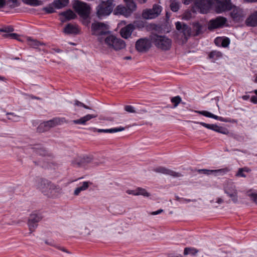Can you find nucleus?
<instances>
[{
  "mask_svg": "<svg viewBox=\"0 0 257 257\" xmlns=\"http://www.w3.org/2000/svg\"><path fill=\"white\" fill-rule=\"evenodd\" d=\"M91 29L93 35L97 36L98 41L102 43L105 38L104 36L109 35L110 31L108 25L101 22H94L91 24Z\"/></svg>",
  "mask_w": 257,
  "mask_h": 257,
  "instance_id": "f257e3e1",
  "label": "nucleus"
},
{
  "mask_svg": "<svg viewBox=\"0 0 257 257\" xmlns=\"http://www.w3.org/2000/svg\"><path fill=\"white\" fill-rule=\"evenodd\" d=\"M151 39L153 43L158 49L163 51H168L172 46V40L165 36H161L156 34L151 35Z\"/></svg>",
  "mask_w": 257,
  "mask_h": 257,
  "instance_id": "f03ea898",
  "label": "nucleus"
},
{
  "mask_svg": "<svg viewBox=\"0 0 257 257\" xmlns=\"http://www.w3.org/2000/svg\"><path fill=\"white\" fill-rule=\"evenodd\" d=\"M114 5L113 0H107L101 2L96 7V15L97 17L102 19L109 16L113 11Z\"/></svg>",
  "mask_w": 257,
  "mask_h": 257,
  "instance_id": "7ed1b4c3",
  "label": "nucleus"
},
{
  "mask_svg": "<svg viewBox=\"0 0 257 257\" xmlns=\"http://www.w3.org/2000/svg\"><path fill=\"white\" fill-rule=\"evenodd\" d=\"M104 41L109 48H112L115 51L123 49L126 47L125 43L123 40L113 35H109L105 37Z\"/></svg>",
  "mask_w": 257,
  "mask_h": 257,
  "instance_id": "20e7f679",
  "label": "nucleus"
},
{
  "mask_svg": "<svg viewBox=\"0 0 257 257\" xmlns=\"http://www.w3.org/2000/svg\"><path fill=\"white\" fill-rule=\"evenodd\" d=\"M73 8L83 19H86L89 17L90 8L86 3L77 1L73 5Z\"/></svg>",
  "mask_w": 257,
  "mask_h": 257,
  "instance_id": "39448f33",
  "label": "nucleus"
},
{
  "mask_svg": "<svg viewBox=\"0 0 257 257\" xmlns=\"http://www.w3.org/2000/svg\"><path fill=\"white\" fill-rule=\"evenodd\" d=\"M152 41L151 39V35L149 37L140 38L136 42L135 47L139 52H146L152 47Z\"/></svg>",
  "mask_w": 257,
  "mask_h": 257,
  "instance_id": "423d86ee",
  "label": "nucleus"
},
{
  "mask_svg": "<svg viewBox=\"0 0 257 257\" xmlns=\"http://www.w3.org/2000/svg\"><path fill=\"white\" fill-rule=\"evenodd\" d=\"M162 10L161 6L155 4L152 9L144 10L142 13V17L145 19H152L158 17Z\"/></svg>",
  "mask_w": 257,
  "mask_h": 257,
  "instance_id": "0eeeda50",
  "label": "nucleus"
},
{
  "mask_svg": "<svg viewBox=\"0 0 257 257\" xmlns=\"http://www.w3.org/2000/svg\"><path fill=\"white\" fill-rule=\"evenodd\" d=\"M231 0H214V10L216 13L221 14L230 11L232 6Z\"/></svg>",
  "mask_w": 257,
  "mask_h": 257,
  "instance_id": "6e6552de",
  "label": "nucleus"
},
{
  "mask_svg": "<svg viewBox=\"0 0 257 257\" xmlns=\"http://www.w3.org/2000/svg\"><path fill=\"white\" fill-rule=\"evenodd\" d=\"M230 11L229 15L233 22L239 23L243 20L245 14L242 9L232 5Z\"/></svg>",
  "mask_w": 257,
  "mask_h": 257,
  "instance_id": "1a4fd4ad",
  "label": "nucleus"
},
{
  "mask_svg": "<svg viewBox=\"0 0 257 257\" xmlns=\"http://www.w3.org/2000/svg\"><path fill=\"white\" fill-rule=\"evenodd\" d=\"M227 20L225 17L218 16L215 19H211L209 21L208 24V29L210 30H213L218 28H223Z\"/></svg>",
  "mask_w": 257,
  "mask_h": 257,
  "instance_id": "9d476101",
  "label": "nucleus"
},
{
  "mask_svg": "<svg viewBox=\"0 0 257 257\" xmlns=\"http://www.w3.org/2000/svg\"><path fill=\"white\" fill-rule=\"evenodd\" d=\"M213 4L212 0H195V6L202 14L209 12Z\"/></svg>",
  "mask_w": 257,
  "mask_h": 257,
  "instance_id": "9b49d317",
  "label": "nucleus"
},
{
  "mask_svg": "<svg viewBox=\"0 0 257 257\" xmlns=\"http://www.w3.org/2000/svg\"><path fill=\"white\" fill-rule=\"evenodd\" d=\"M153 171L158 173H161L165 175H170L175 178L183 176V175L180 173L176 172L172 170L169 169L162 166H159L153 169Z\"/></svg>",
  "mask_w": 257,
  "mask_h": 257,
  "instance_id": "f8f14e48",
  "label": "nucleus"
},
{
  "mask_svg": "<svg viewBox=\"0 0 257 257\" xmlns=\"http://www.w3.org/2000/svg\"><path fill=\"white\" fill-rule=\"evenodd\" d=\"M42 218V216L40 214L32 213L30 215L28 224L31 232L34 231L38 225V222H39Z\"/></svg>",
  "mask_w": 257,
  "mask_h": 257,
  "instance_id": "ddd939ff",
  "label": "nucleus"
},
{
  "mask_svg": "<svg viewBox=\"0 0 257 257\" xmlns=\"http://www.w3.org/2000/svg\"><path fill=\"white\" fill-rule=\"evenodd\" d=\"M92 157L91 156H83L77 158L72 162V164L75 167H81L86 166L92 161Z\"/></svg>",
  "mask_w": 257,
  "mask_h": 257,
  "instance_id": "4468645a",
  "label": "nucleus"
},
{
  "mask_svg": "<svg viewBox=\"0 0 257 257\" xmlns=\"http://www.w3.org/2000/svg\"><path fill=\"white\" fill-rule=\"evenodd\" d=\"M50 182L47 179L37 178L36 186L41 192L46 193L50 187Z\"/></svg>",
  "mask_w": 257,
  "mask_h": 257,
  "instance_id": "2eb2a0df",
  "label": "nucleus"
},
{
  "mask_svg": "<svg viewBox=\"0 0 257 257\" xmlns=\"http://www.w3.org/2000/svg\"><path fill=\"white\" fill-rule=\"evenodd\" d=\"M197 123H199L203 126L209 129L213 130L215 132L222 134H227L229 132L227 128L222 127L219 126L216 124H208L203 122H198Z\"/></svg>",
  "mask_w": 257,
  "mask_h": 257,
  "instance_id": "dca6fc26",
  "label": "nucleus"
},
{
  "mask_svg": "<svg viewBox=\"0 0 257 257\" xmlns=\"http://www.w3.org/2000/svg\"><path fill=\"white\" fill-rule=\"evenodd\" d=\"M175 25L176 29L183 33L185 39H187L188 37L190 36L191 29L187 25L177 22L175 23Z\"/></svg>",
  "mask_w": 257,
  "mask_h": 257,
  "instance_id": "f3484780",
  "label": "nucleus"
},
{
  "mask_svg": "<svg viewBox=\"0 0 257 257\" xmlns=\"http://www.w3.org/2000/svg\"><path fill=\"white\" fill-rule=\"evenodd\" d=\"M229 169L226 167L225 168L218 169V170H207V169H200L198 170L199 173H202L205 175L214 174L215 175H223L229 171Z\"/></svg>",
  "mask_w": 257,
  "mask_h": 257,
  "instance_id": "a211bd4d",
  "label": "nucleus"
},
{
  "mask_svg": "<svg viewBox=\"0 0 257 257\" xmlns=\"http://www.w3.org/2000/svg\"><path fill=\"white\" fill-rule=\"evenodd\" d=\"M224 190L225 193L231 198L234 203L238 202L237 192L234 185H231L230 186L226 187Z\"/></svg>",
  "mask_w": 257,
  "mask_h": 257,
  "instance_id": "6ab92c4d",
  "label": "nucleus"
},
{
  "mask_svg": "<svg viewBox=\"0 0 257 257\" xmlns=\"http://www.w3.org/2000/svg\"><path fill=\"white\" fill-rule=\"evenodd\" d=\"M134 30V26L132 24H129L126 26L125 27L122 28L120 31V34L121 36L124 38L127 39L129 38L133 31Z\"/></svg>",
  "mask_w": 257,
  "mask_h": 257,
  "instance_id": "aec40b11",
  "label": "nucleus"
},
{
  "mask_svg": "<svg viewBox=\"0 0 257 257\" xmlns=\"http://www.w3.org/2000/svg\"><path fill=\"white\" fill-rule=\"evenodd\" d=\"M92 132L98 133H114L118 132H121L125 130V127L120 126L118 127L111 128L109 129H99L95 127H92L90 129Z\"/></svg>",
  "mask_w": 257,
  "mask_h": 257,
  "instance_id": "412c9836",
  "label": "nucleus"
},
{
  "mask_svg": "<svg viewBox=\"0 0 257 257\" xmlns=\"http://www.w3.org/2000/svg\"><path fill=\"white\" fill-rule=\"evenodd\" d=\"M97 116V114H89L85 116L81 117L79 119H75L72 120V122L74 124H86V122L90 120L91 119L95 118Z\"/></svg>",
  "mask_w": 257,
  "mask_h": 257,
  "instance_id": "4be33fe9",
  "label": "nucleus"
},
{
  "mask_svg": "<svg viewBox=\"0 0 257 257\" xmlns=\"http://www.w3.org/2000/svg\"><path fill=\"white\" fill-rule=\"evenodd\" d=\"M245 24L249 27L257 26V11L254 12L246 19Z\"/></svg>",
  "mask_w": 257,
  "mask_h": 257,
  "instance_id": "5701e85b",
  "label": "nucleus"
},
{
  "mask_svg": "<svg viewBox=\"0 0 257 257\" xmlns=\"http://www.w3.org/2000/svg\"><path fill=\"white\" fill-rule=\"evenodd\" d=\"M113 14L114 15H123L125 17L130 16V15L128 14L126 10V8L122 5L117 6L113 11Z\"/></svg>",
  "mask_w": 257,
  "mask_h": 257,
  "instance_id": "b1692460",
  "label": "nucleus"
},
{
  "mask_svg": "<svg viewBox=\"0 0 257 257\" xmlns=\"http://www.w3.org/2000/svg\"><path fill=\"white\" fill-rule=\"evenodd\" d=\"M197 112L206 117L212 118L215 119L219 120L222 121H226L222 117L218 116L206 110L198 111H197Z\"/></svg>",
  "mask_w": 257,
  "mask_h": 257,
  "instance_id": "393cba45",
  "label": "nucleus"
},
{
  "mask_svg": "<svg viewBox=\"0 0 257 257\" xmlns=\"http://www.w3.org/2000/svg\"><path fill=\"white\" fill-rule=\"evenodd\" d=\"M64 32L67 34H77L78 33L79 30L75 26L68 24L65 27Z\"/></svg>",
  "mask_w": 257,
  "mask_h": 257,
  "instance_id": "a878e982",
  "label": "nucleus"
},
{
  "mask_svg": "<svg viewBox=\"0 0 257 257\" xmlns=\"http://www.w3.org/2000/svg\"><path fill=\"white\" fill-rule=\"evenodd\" d=\"M126 4V10L130 15L133 12L135 11L137 9V5L133 0H123Z\"/></svg>",
  "mask_w": 257,
  "mask_h": 257,
  "instance_id": "bb28decb",
  "label": "nucleus"
},
{
  "mask_svg": "<svg viewBox=\"0 0 257 257\" xmlns=\"http://www.w3.org/2000/svg\"><path fill=\"white\" fill-rule=\"evenodd\" d=\"M60 15L64 17L67 21L74 19L76 17L75 14L71 10L61 12Z\"/></svg>",
  "mask_w": 257,
  "mask_h": 257,
  "instance_id": "cd10ccee",
  "label": "nucleus"
},
{
  "mask_svg": "<svg viewBox=\"0 0 257 257\" xmlns=\"http://www.w3.org/2000/svg\"><path fill=\"white\" fill-rule=\"evenodd\" d=\"M33 149L34 150V152L36 154H38L40 156H49L48 151L40 146H37L36 147L33 148Z\"/></svg>",
  "mask_w": 257,
  "mask_h": 257,
  "instance_id": "c85d7f7f",
  "label": "nucleus"
},
{
  "mask_svg": "<svg viewBox=\"0 0 257 257\" xmlns=\"http://www.w3.org/2000/svg\"><path fill=\"white\" fill-rule=\"evenodd\" d=\"M17 0H0V9L4 8L6 5H9L11 8H15L17 6Z\"/></svg>",
  "mask_w": 257,
  "mask_h": 257,
  "instance_id": "c756f323",
  "label": "nucleus"
},
{
  "mask_svg": "<svg viewBox=\"0 0 257 257\" xmlns=\"http://www.w3.org/2000/svg\"><path fill=\"white\" fill-rule=\"evenodd\" d=\"M68 3L69 0H56L52 4L56 9H60L66 7Z\"/></svg>",
  "mask_w": 257,
  "mask_h": 257,
  "instance_id": "7c9ffc66",
  "label": "nucleus"
},
{
  "mask_svg": "<svg viewBox=\"0 0 257 257\" xmlns=\"http://www.w3.org/2000/svg\"><path fill=\"white\" fill-rule=\"evenodd\" d=\"M202 28L203 27L202 25L199 22H195L193 23V28L194 31L195 32V36H198L203 33Z\"/></svg>",
  "mask_w": 257,
  "mask_h": 257,
  "instance_id": "2f4dec72",
  "label": "nucleus"
},
{
  "mask_svg": "<svg viewBox=\"0 0 257 257\" xmlns=\"http://www.w3.org/2000/svg\"><path fill=\"white\" fill-rule=\"evenodd\" d=\"M28 41L29 45L34 48H37L39 46L44 45L43 43H41L40 42L36 40H33L29 38L28 39Z\"/></svg>",
  "mask_w": 257,
  "mask_h": 257,
  "instance_id": "473e14b6",
  "label": "nucleus"
},
{
  "mask_svg": "<svg viewBox=\"0 0 257 257\" xmlns=\"http://www.w3.org/2000/svg\"><path fill=\"white\" fill-rule=\"evenodd\" d=\"M198 252V250L197 249H196V248H194L193 247H186L184 248V255L191 254V255H195Z\"/></svg>",
  "mask_w": 257,
  "mask_h": 257,
  "instance_id": "72a5a7b5",
  "label": "nucleus"
},
{
  "mask_svg": "<svg viewBox=\"0 0 257 257\" xmlns=\"http://www.w3.org/2000/svg\"><path fill=\"white\" fill-rule=\"evenodd\" d=\"M222 56V53L220 52L217 51H212L209 53L208 55L209 58L210 59L219 58L221 57Z\"/></svg>",
  "mask_w": 257,
  "mask_h": 257,
  "instance_id": "f704fd0d",
  "label": "nucleus"
},
{
  "mask_svg": "<svg viewBox=\"0 0 257 257\" xmlns=\"http://www.w3.org/2000/svg\"><path fill=\"white\" fill-rule=\"evenodd\" d=\"M37 130V132L39 133H43L49 130L45 122L41 123L38 126Z\"/></svg>",
  "mask_w": 257,
  "mask_h": 257,
  "instance_id": "c9c22d12",
  "label": "nucleus"
},
{
  "mask_svg": "<svg viewBox=\"0 0 257 257\" xmlns=\"http://www.w3.org/2000/svg\"><path fill=\"white\" fill-rule=\"evenodd\" d=\"M23 1L27 5L33 6H38L42 4V2L39 0H23Z\"/></svg>",
  "mask_w": 257,
  "mask_h": 257,
  "instance_id": "e433bc0d",
  "label": "nucleus"
},
{
  "mask_svg": "<svg viewBox=\"0 0 257 257\" xmlns=\"http://www.w3.org/2000/svg\"><path fill=\"white\" fill-rule=\"evenodd\" d=\"M7 115H8V119L9 120H11L13 121H19L20 120V116L15 114L12 112H9L7 113Z\"/></svg>",
  "mask_w": 257,
  "mask_h": 257,
  "instance_id": "4c0bfd02",
  "label": "nucleus"
},
{
  "mask_svg": "<svg viewBox=\"0 0 257 257\" xmlns=\"http://www.w3.org/2000/svg\"><path fill=\"white\" fill-rule=\"evenodd\" d=\"M171 102L174 104V107H176L181 101V98L180 96L173 97L171 99Z\"/></svg>",
  "mask_w": 257,
  "mask_h": 257,
  "instance_id": "58836bf2",
  "label": "nucleus"
},
{
  "mask_svg": "<svg viewBox=\"0 0 257 257\" xmlns=\"http://www.w3.org/2000/svg\"><path fill=\"white\" fill-rule=\"evenodd\" d=\"M137 195H143L146 197H149L150 194L145 189L142 188H137Z\"/></svg>",
  "mask_w": 257,
  "mask_h": 257,
  "instance_id": "ea45409f",
  "label": "nucleus"
},
{
  "mask_svg": "<svg viewBox=\"0 0 257 257\" xmlns=\"http://www.w3.org/2000/svg\"><path fill=\"white\" fill-rule=\"evenodd\" d=\"M170 7L173 12H176L179 9V5L178 3L173 1L171 3Z\"/></svg>",
  "mask_w": 257,
  "mask_h": 257,
  "instance_id": "a19ab883",
  "label": "nucleus"
},
{
  "mask_svg": "<svg viewBox=\"0 0 257 257\" xmlns=\"http://www.w3.org/2000/svg\"><path fill=\"white\" fill-rule=\"evenodd\" d=\"M45 122L49 130L50 128L55 126L57 123L56 119H51L48 121H45Z\"/></svg>",
  "mask_w": 257,
  "mask_h": 257,
  "instance_id": "79ce46f5",
  "label": "nucleus"
},
{
  "mask_svg": "<svg viewBox=\"0 0 257 257\" xmlns=\"http://www.w3.org/2000/svg\"><path fill=\"white\" fill-rule=\"evenodd\" d=\"M230 44V40L227 37L223 38L221 43V46L224 48L227 47Z\"/></svg>",
  "mask_w": 257,
  "mask_h": 257,
  "instance_id": "37998d69",
  "label": "nucleus"
},
{
  "mask_svg": "<svg viewBox=\"0 0 257 257\" xmlns=\"http://www.w3.org/2000/svg\"><path fill=\"white\" fill-rule=\"evenodd\" d=\"M43 10L47 14H52L55 12L52 5H49L48 7L44 8Z\"/></svg>",
  "mask_w": 257,
  "mask_h": 257,
  "instance_id": "c03bdc74",
  "label": "nucleus"
},
{
  "mask_svg": "<svg viewBox=\"0 0 257 257\" xmlns=\"http://www.w3.org/2000/svg\"><path fill=\"white\" fill-rule=\"evenodd\" d=\"M74 105H76V106H81V107H83L86 109H90V108L86 105L85 104H84V103H83L82 102L77 100H75L74 101Z\"/></svg>",
  "mask_w": 257,
  "mask_h": 257,
  "instance_id": "a18cd8bd",
  "label": "nucleus"
},
{
  "mask_svg": "<svg viewBox=\"0 0 257 257\" xmlns=\"http://www.w3.org/2000/svg\"><path fill=\"white\" fill-rule=\"evenodd\" d=\"M124 110L130 113H136L134 107L132 105H125L124 106Z\"/></svg>",
  "mask_w": 257,
  "mask_h": 257,
  "instance_id": "49530a36",
  "label": "nucleus"
},
{
  "mask_svg": "<svg viewBox=\"0 0 257 257\" xmlns=\"http://www.w3.org/2000/svg\"><path fill=\"white\" fill-rule=\"evenodd\" d=\"M5 37L10 38L12 39L19 40V35L16 33H11V34H6L5 35Z\"/></svg>",
  "mask_w": 257,
  "mask_h": 257,
  "instance_id": "de8ad7c7",
  "label": "nucleus"
},
{
  "mask_svg": "<svg viewBox=\"0 0 257 257\" xmlns=\"http://www.w3.org/2000/svg\"><path fill=\"white\" fill-rule=\"evenodd\" d=\"M244 169L239 168L236 174V176L237 177H246V175L244 174Z\"/></svg>",
  "mask_w": 257,
  "mask_h": 257,
  "instance_id": "09e8293b",
  "label": "nucleus"
},
{
  "mask_svg": "<svg viewBox=\"0 0 257 257\" xmlns=\"http://www.w3.org/2000/svg\"><path fill=\"white\" fill-rule=\"evenodd\" d=\"M248 195L257 204V193H251L248 194Z\"/></svg>",
  "mask_w": 257,
  "mask_h": 257,
  "instance_id": "8fccbe9b",
  "label": "nucleus"
},
{
  "mask_svg": "<svg viewBox=\"0 0 257 257\" xmlns=\"http://www.w3.org/2000/svg\"><path fill=\"white\" fill-rule=\"evenodd\" d=\"M13 31H14V29L11 27H7V28H4L0 29L1 32H7V33H10V32H13Z\"/></svg>",
  "mask_w": 257,
  "mask_h": 257,
  "instance_id": "3c124183",
  "label": "nucleus"
},
{
  "mask_svg": "<svg viewBox=\"0 0 257 257\" xmlns=\"http://www.w3.org/2000/svg\"><path fill=\"white\" fill-rule=\"evenodd\" d=\"M223 38L221 37H217L214 40V43L217 46H221V43Z\"/></svg>",
  "mask_w": 257,
  "mask_h": 257,
  "instance_id": "603ef678",
  "label": "nucleus"
},
{
  "mask_svg": "<svg viewBox=\"0 0 257 257\" xmlns=\"http://www.w3.org/2000/svg\"><path fill=\"white\" fill-rule=\"evenodd\" d=\"M91 183L89 182L85 181L82 183V185L81 186L84 190H86L89 187V184H91Z\"/></svg>",
  "mask_w": 257,
  "mask_h": 257,
  "instance_id": "864d4df0",
  "label": "nucleus"
},
{
  "mask_svg": "<svg viewBox=\"0 0 257 257\" xmlns=\"http://www.w3.org/2000/svg\"><path fill=\"white\" fill-rule=\"evenodd\" d=\"M126 193L128 194L137 195V189H136V190H128L126 191Z\"/></svg>",
  "mask_w": 257,
  "mask_h": 257,
  "instance_id": "5fc2aeb1",
  "label": "nucleus"
},
{
  "mask_svg": "<svg viewBox=\"0 0 257 257\" xmlns=\"http://www.w3.org/2000/svg\"><path fill=\"white\" fill-rule=\"evenodd\" d=\"M250 101L251 102L256 104L257 103V96H252L250 98Z\"/></svg>",
  "mask_w": 257,
  "mask_h": 257,
  "instance_id": "6e6d98bb",
  "label": "nucleus"
},
{
  "mask_svg": "<svg viewBox=\"0 0 257 257\" xmlns=\"http://www.w3.org/2000/svg\"><path fill=\"white\" fill-rule=\"evenodd\" d=\"M163 212V210L160 209H159L157 211L152 212L151 213V214L153 215H158V214H160V213H162Z\"/></svg>",
  "mask_w": 257,
  "mask_h": 257,
  "instance_id": "4d7b16f0",
  "label": "nucleus"
},
{
  "mask_svg": "<svg viewBox=\"0 0 257 257\" xmlns=\"http://www.w3.org/2000/svg\"><path fill=\"white\" fill-rule=\"evenodd\" d=\"M183 1V3L186 5H189L190 4H191L192 2H194L195 1V0H182Z\"/></svg>",
  "mask_w": 257,
  "mask_h": 257,
  "instance_id": "13d9d810",
  "label": "nucleus"
},
{
  "mask_svg": "<svg viewBox=\"0 0 257 257\" xmlns=\"http://www.w3.org/2000/svg\"><path fill=\"white\" fill-rule=\"evenodd\" d=\"M81 190L79 189L78 187L76 188L74 192V194L75 195H78L81 192Z\"/></svg>",
  "mask_w": 257,
  "mask_h": 257,
  "instance_id": "bf43d9fd",
  "label": "nucleus"
},
{
  "mask_svg": "<svg viewBox=\"0 0 257 257\" xmlns=\"http://www.w3.org/2000/svg\"><path fill=\"white\" fill-rule=\"evenodd\" d=\"M30 97L32 99H38V100H41V98L39 97H37V96H35L33 95H30Z\"/></svg>",
  "mask_w": 257,
  "mask_h": 257,
  "instance_id": "052dcab7",
  "label": "nucleus"
},
{
  "mask_svg": "<svg viewBox=\"0 0 257 257\" xmlns=\"http://www.w3.org/2000/svg\"><path fill=\"white\" fill-rule=\"evenodd\" d=\"M53 50L57 53H61L62 52V50H61L60 49H58V48H55V49H53Z\"/></svg>",
  "mask_w": 257,
  "mask_h": 257,
  "instance_id": "680f3d73",
  "label": "nucleus"
},
{
  "mask_svg": "<svg viewBox=\"0 0 257 257\" xmlns=\"http://www.w3.org/2000/svg\"><path fill=\"white\" fill-rule=\"evenodd\" d=\"M223 202V200L221 198H218L216 202L220 204Z\"/></svg>",
  "mask_w": 257,
  "mask_h": 257,
  "instance_id": "e2e57ef3",
  "label": "nucleus"
},
{
  "mask_svg": "<svg viewBox=\"0 0 257 257\" xmlns=\"http://www.w3.org/2000/svg\"><path fill=\"white\" fill-rule=\"evenodd\" d=\"M124 60H131L132 57L131 56H126L123 58Z\"/></svg>",
  "mask_w": 257,
  "mask_h": 257,
  "instance_id": "0e129e2a",
  "label": "nucleus"
},
{
  "mask_svg": "<svg viewBox=\"0 0 257 257\" xmlns=\"http://www.w3.org/2000/svg\"><path fill=\"white\" fill-rule=\"evenodd\" d=\"M244 1L245 2H255L257 1V0H244Z\"/></svg>",
  "mask_w": 257,
  "mask_h": 257,
  "instance_id": "69168bd1",
  "label": "nucleus"
},
{
  "mask_svg": "<svg viewBox=\"0 0 257 257\" xmlns=\"http://www.w3.org/2000/svg\"><path fill=\"white\" fill-rule=\"evenodd\" d=\"M241 169H244L245 170H244V172H248L249 171V170L246 167H244V168H242Z\"/></svg>",
  "mask_w": 257,
  "mask_h": 257,
  "instance_id": "338daca9",
  "label": "nucleus"
},
{
  "mask_svg": "<svg viewBox=\"0 0 257 257\" xmlns=\"http://www.w3.org/2000/svg\"><path fill=\"white\" fill-rule=\"evenodd\" d=\"M147 0H140V3H145L147 2Z\"/></svg>",
  "mask_w": 257,
  "mask_h": 257,
  "instance_id": "774afa93",
  "label": "nucleus"
}]
</instances>
